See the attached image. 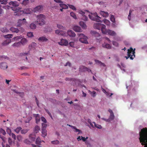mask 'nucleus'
<instances>
[{
	"label": "nucleus",
	"instance_id": "obj_1",
	"mask_svg": "<svg viewBox=\"0 0 147 147\" xmlns=\"http://www.w3.org/2000/svg\"><path fill=\"white\" fill-rule=\"evenodd\" d=\"M9 5H11L12 6L11 7L12 10L15 11L18 10H20L21 9V7H18L19 5V3L16 1H11L9 3Z\"/></svg>",
	"mask_w": 147,
	"mask_h": 147
},
{
	"label": "nucleus",
	"instance_id": "obj_2",
	"mask_svg": "<svg viewBox=\"0 0 147 147\" xmlns=\"http://www.w3.org/2000/svg\"><path fill=\"white\" fill-rule=\"evenodd\" d=\"M77 35L79 38V41L80 42L84 44H88L87 41L88 38L86 36L82 33H78Z\"/></svg>",
	"mask_w": 147,
	"mask_h": 147
},
{
	"label": "nucleus",
	"instance_id": "obj_3",
	"mask_svg": "<svg viewBox=\"0 0 147 147\" xmlns=\"http://www.w3.org/2000/svg\"><path fill=\"white\" fill-rule=\"evenodd\" d=\"M88 16L92 20L95 21L100 22H102V21L100 19H101V18L98 15L97 13L96 12L93 14L92 13L90 15H89Z\"/></svg>",
	"mask_w": 147,
	"mask_h": 147
},
{
	"label": "nucleus",
	"instance_id": "obj_4",
	"mask_svg": "<svg viewBox=\"0 0 147 147\" xmlns=\"http://www.w3.org/2000/svg\"><path fill=\"white\" fill-rule=\"evenodd\" d=\"M37 23L40 26L44 24L45 23V21L44 20L45 19V16L42 14H40L37 16Z\"/></svg>",
	"mask_w": 147,
	"mask_h": 147
},
{
	"label": "nucleus",
	"instance_id": "obj_5",
	"mask_svg": "<svg viewBox=\"0 0 147 147\" xmlns=\"http://www.w3.org/2000/svg\"><path fill=\"white\" fill-rule=\"evenodd\" d=\"M93 27L94 28L98 30L101 29L102 33L104 32V30L106 28L105 25L100 23H94L93 25Z\"/></svg>",
	"mask_w": 147,
	"mask_h": 147
},
{
	"label": "nucleus",
	"instance_id": "obj_6",
	"mask_svg": "<svg viewBox=\"0 0 147 147\" xmlns=\"http://www.w3.org/2000/svg\"><path fill=\"white\" fill-rule=\"evenodd\" d=\"M87 71L88 73L91 72V71L87 67L82 65L79 66V71L80 73L86 72Z\"/></svg>",
	"mask_w": 147,
	"mask_h": 147
},
{
	"label": "nucleus",
	"instance_id": "obj_7",
	"mask_svg": "<svg viewBox=\"0 0 147 147\" xmlns=\"http://www.w3.org/2000/svg\"><path fill=\"white\" fill-rule=\"evenodd\" d=\"M27 24V22L25 18H23L22 19H19L18 20V22L17 23V26L18 27H20L23 25H26Z\"/></svg>",
	"mask_w": 147,
	"mask_h": 147
},
{
	"label": "nucleus",
	"instance_id": "obj_8",
	"mask_svg": "<svg viewBox=\"0 0 147 147\" xmlns=\"http://www.w3.org/2000/svg\"><path fill=\"white\" fill-rule=\"evenodd\" d=\"M104 34H107L112 36H115L116 35V32L113 30L109 29H106L105 28V30H104V32H102Z\"/></svg>",
	"mask_w": 147,
	"mask_h": 147
},
{
	"label": "nucleus",
	"instance_id": "obj_9",
	"mask_svg": "<svg viewBox=\"0 0 147 147\" xmlns=\"http://www.w3.org/2000/svg\"><path fill=\"white\" fill-rule=\"evenodd\" d=\"M43 9V6L42 5H38L34 8L33 11L35 13L41 12Z\"/></svg>",
	"mask_w": 147,
	"mask_h": 147
},
{
	"label": "nucleus",
	"instance_id": "obj_10",
	"mask_svg": "<svg viewBox=\"0 0 147 147\" xmlns=\"http://www.w3.org/2000/svg\"><path fill=\"white\" fill-rule=\"evenodd\" d=\"M58 43L61 45L67 46L68 45V42L66 40L62 39L60 42H58Z\"/></svg>",
	"mask_w": 147,
	"mask_h": 147
},
{
	"label": "nucleus",
	"instance_id": "obj_11",
	"mask_svg": "<svg viewBox=\"0 0 147 147\" xmlns=\"http://www.w3.org/2000/svg\"><path fill=\"white\" fill-rule=\"evenodd\" d=\"M94 61L95 62L96 64L102 67H106V65L104 63L96 59Z\"/></svg>",
	"mask_w": 147,
	"mask_h": 147
},
{
	"label": "nucleus",
	"instance_id": "obj_12",
	"mask_svg": "<svg viewBox=\"0 0 147 147\" xmlns=\"http://www.w3.org/2000/svg\"><path fill=\"white\" fill-rule=\"evenodd\" d=\"M7 68V63L5 62L0 63V68L2 69L5 70Z\"/></svg>",
	"mask_w": 147,
	"mask_h": 147
},
{
	"label": "nucleus",
	"instance_id": "obj_13",
	"mask_svg": "<svg viewBox=\"0 0 147 147\" xmlns=\"http://www.w3.org/2000/svg\"><path fill=\"white\" fill-rule=\"evenodd\" d=\"M11 39H7L3 42L1 43V45L2 46H5L11 43Z\"/></svg>",
	"mask_w": 147,
	"mask_h": 147
},
{
	"label": "nucleus",
	"instance_id": "obj_14",
	"mask_svg": "<svg viewBox=\"0 0 147 147\" xmlns=\"http://www.w3.org/2000/svg\"><path fill=\"white\" fill-rule=\"evenodd\" d=\"M135 50V49H134V50H133V49L131 47H130L129 49H128L127 51V54H128V53H129L130 55H131L132 56V57L134 56L133 57H135V52L134 50Z\"/></svg>",
	"mask_w": 147,
	"mask_h": 147
},
{
	"label": "nucleus",
	"instance_id": "obj_15",
	"mask_svg": "<svg viewBox=\"0 0 147 147\" xmlns=\"http://www.w3.org/2000/svg\"><path fill=\"white\" fill-rule=\"evenodd\" d=\"M73 29L76 32H82V31L81 28L80 26H74Z\"/></svg>",
	"mask_w": 147,
	"mask_h": 147
},
{
	"label": "nucleus",
	"instance_id": "obj_16",
	"mask_svg": "<svg viewBox=\"0 0 147 147\" xmlns=\"http://www.w3.org/2000/svg\"><path fill=\"white\" fill-rule=\"evenodd\" d=\"M67 34L70 37H74L76 34L75 32L71 30H69L67 32Z\"/></svg>",
	"mask_w": 147,
	"mask_h": 147
},
{
	"label": "nucleus",
	"instance_id": "obj_17",
	"mask_svg": "<svg viewBox=\"0 0 147 147\" xmlns=\"http://www.w3.org/2000/svg\"><path fill=\"white\" fill-rule=\"evenodd\" d=\"M33 116L36 118V123H38L40 121L39 115L38 114H34Z\"/></svg>",
	"mask_w": 147,
	"mask_h": 147
},
{
	"label": "nucleus",
	"instance_id": "obj_18",
	"mask_svg": "<svg viewBox=\"0 0 147 147\" xmlns=\"http://www.w3.org/2000/svg\"><path fill=\"white\" fill-rule=\"evenodd\" d=\"M36 46V44L34 42H32L29 46V48L30 49H33V50L35 49Z\"/></svg>",
	"mask_w": 147,
	"mask_h": 147
},
{
	"label": "nucleus",
	"instance_id": "obj_19",
	"mask_svg": "<svg viewBox=\"0 0 147 147\" xmlns=\"http://www.w3.org/2000/svg\"><path fill=\"white\" fill-rule=\"evenodd\" d=\"M23 11V13L26 14H29L32 12L33 10L32 9H24Z\"/></svg>",
	"mask_w": 147,
	"mask_h": 147
},
{
	"label": "nucleus",
	"instance_id": "obj_20",
	"mask_svg": "<svg viewBox=\"0 0 147 147\" xmlns=\"http://www.w3.org/2000/svg\"><path fill=\"white\" fill-rule=\"evenodd\" d=\"M100 14L103 17L106 18L108 17L109 16V13L107 12H105L104 11H100Z\"/></svg>",
	"mask_w": 147,
	"mask_h": 147
},
{
	"label": "nucleus",
	"instance_id": "obj_21",
	"mask_svg": "<svg viewBox=\"0 0 147 147\" xmlns=\"http://www.w3.org/2000/svg\"><path fill=\"white\" fill-rule=\"evenodd\" d=\"M38 40L41 42H46L48 41V39L45 36H42L39 38Z\"/></svg>",
	"mask_w": 147,
	"mask_h": 147
},
{
	"label": "nucleus",
	"instance_id": "obj_22",
	"mask_svg": "<svg viewBox=\"0 0 147 147\" xmlns=\"http://www.w3.org/2000/svg\"><path fill=\"white\" fill-rule=\"evenodd\" d=\"M42 142H43L44 143V141L43 140H40V138L39 137H38L36 138V144L39 145H40V143Z\"/></svg>",
	"mask_w": 147,
	"mask_h": 147
},
{
	"label": "nucleus",
	"instance_id": "obj_23",
	"mask_svg": "<svg viewBox=\"0 0 147 147\" xmlns=\"http://www.w3.org/2000/svg\"><path fill=\"white\" fill-rule=\"evenodd\" d=\"M29 138L31 141H34L35 140V135L33 134H30Z\"/></svg>",
	"mask_w": 147,
	"mask_h": 147
},
{
	"label": "nucleus",
	"instance_id": "obj_24",
	"mask_svg": "<svg viewBox=\"0 0 147 147\" xmlns=\"http://www.w3.org/2000/svg\"><path fill=\"white\" fill-rule=\"evenodd\" d=\"M10 30L13 32L18 33L19 32V30H18V29L17 28L11 27L10 29Z\"/></svg>",
	"mask_w": 147,
	"mask_h": 147
},
{
	"label": "nucleus",
	"instance_id": "obj_25",
	"mask_svg": "<svg viewBox=\"0 0 147 147\" xmlns=\"http://www.w3.org/2000/svg\"><path fill=\"white\" fill-rule=\"evenodd\" d=\"M102 46L103 47L107 49H110L111 48V45L105 42L102 45Z\"/></svg>",
	"mask_w": 147,
	"mask_h": 147
},
{
	"label": "nucleus",
	"instance_id": "obj_26",
	"mask_svg": "<svg viewBox=\"0 0 147 147\" xmlns=\"http://www.w3.org/2000/svg\"><path fill=\"white\" fill-rule=\"evenodd\" d=\"M20 42H17L14 43L13 44L12 46L13 47H18L20 46H21Z\"/></svg>",
	"mask_w": 147,
	"mask_h": 147
},
{
	"label": "nucleus",
	"instance_id": "obj_27",
	"mask_svg": "<svg viewBox=\"0 0 147 147\" xmlns=\"http://www.w3.org/2000/svg\"><path fill=\"white\" fill-rule=\"evenodd\" d=\"M15 12V15L17 16H20L23 13V10H18Z\"/></svg>",
	"mask_w": 147,
	"mask_h": 147
},
{
	"label": "nucleus",
	"instance_id": "obj_28",
	"mask_svg": "<svg viewBox=\"0 0 147 147\" xmlns=\"http://www.w3.org/2000/svg\"><path fill=\"white\" fill-rule=\"evenodd\" d=\"M0 30L2 32L4 33H6L9 31V30L5 27L1 28Z\"/></svg>",
	"mask_w": 147,
	"mask_h": 147
},
{
	"label": "nucleus",
	"instance_id": "obj_29",
	"mask_svg": "<svg viewBox=\"0 0 147 147\" xmlns=\"http://www.w3.org/2000/svg\"><path fill=\"white\" fill-rule=\"evenodd\" d=\"M80 25L83 29H86L87 27L86 24L83 22L81 21L79 23Z\"/></svg>",
	"mask_w": 147,
	"mask_h": 147
},
{
	"label": "nucleus",
	"instance_id": "obj_30",
	"mask_svg": "<svg viewBox=\"0 0 147 147\" xmlns=\"http://www.w3.org/2000/svg\"><path fill=\"white\" fill-rule=\"evenodd\" d=\"M27 39L25 38H22L21 39V40L20 41V44L22 45H24L27 42Z\"/></svg>",
	"mask_w": 147,
	"mask_h": 147
},
{
	"label": "nucleus",
	"instance_id": "obj_31",
	"mask_svg": "<svg viewBox=\"0 0 147 147\" xmlns=\"http://www.w3.org/2000/svg\"><path fill=\"white\" fill-rule=\"evenodd\" d=\"M4 59H9V58L4 55L0 56V61H2Z\"/></svg>",
	"mask_w": 147,
	"mask_h": 147
},
{
	"label": "nucleus",
	"instance_id": "obj_32",
	"mask_svg": "<svg viewBox=\"0 0 147 147\" xmlns=\"http://www.w3.org/2000/svg\"><path fill=\"white\" fill-rule=\"evenodd\" d=\"M60 6L64 9H67L68 8V6L66 4L61 3L59 4Z\"/></svg>",
	"mask_w": 147,
	"mask_h": 147
},
{
	"label": "nucleus",
	"instance_id": "obj_33",
	"mask_svg": "<svg viewBox=\"0 0 147 147\" xmlns=\"http://www.w3.org/2000/svg\"><path fill=\"white\" fill-rule=\"evenodd\" d=\"M29 3V0H24L23 1L22 4L24 6L28 5Z\"/></svg>",
	"mask_w": 147,
	"mask_h": 147
},
{
	"label": "nucleus",
	"instance_id": "obj_34",
	"mask_svg": "<svg viewBox=\"0 0 147 147\" xmlns=\"http://www.w3.org/2000/svg\"><path fill=\"white\" fill-rule=\"evenodd\" d=\"M47 136V130L45 129H42V136L43 137Z\"/></svg>",
	"mask_w": 147,
	"mask_h": 147
},
{
	"label": "nucleus",
	"instance_id": "obj_35",
	"mask_svg": "<svg viewBox=\"0 0 147 147\" xmlns=\"http://www.w3.org/2000/svg\"><path fill=\"white\" fill-rule=\"evenodd\" d=\"M30 28L32 29H34L36 28V26L34 23H32L29 25Z\"/></svg>",
	"mask_w": 147,
	"mask_h": 147
},
{
	"label": "nucleus",
	"instance_id": "obj_36",
	"mask_svg": "<svg viewBox=\"0 0 147 147\" xmlns=\"http://www.w3.org/2000/svg\"><path fill=\"white\" fill-rule=\"evenodd\" d=\"M91 33L93 35L96 36H99V34L97 32L94 31H92L91 32Z\"/></svg>",
	"mask_w": 147,
	"mask_h": 147
},
{
	"label": "nucleus",
	"instance_id": "obj_37",
	"mask_svg": "<svg viewBox=\"0 0 147 147\" xmlns=\"http://www.w3.org/2000/svg\"><path fill=\"white\" fill-rule=\"evenodd\" d=\"M39 130V127L37 125L36 126V127H34V133L36 134L38 132V131Z\"/></svg>",
	"mask_w": 147,
	"mask_h": 147
},
{
	"label": "nucleus",
	"instance_id": "obj_38",
	"mask_svg": "<svg viewBox=\"0 0 147 147\" xmlns=\"http://www.w3.org/2000/svg\"><path fill=\"white\" fill-rule=\"evenodd\" d=\"M70 15L75 20H76L77 19V18L76 16V15L75 13L73 12H71L70 13Z\"/></svg>",
	"mask_w": 147,
	"mask_h": 147
},
{
	"label": "nucleus",
	"instance_id": "obj_39",
	"mask_svg": "<svg viewBox=\"0 0 147 147\" xmlns=\"http://www.w3.org/2000/svg\"><path fill=\"white\" fill-rule=\"evenodd\" d=\"M27 36L28 37L31 38L33 36V33L31 32H28L27 33Z\"/></svg>",
	"mask_w": 147,
	"mask_h": 147
},
{
	"label": "nucleus",
	"instance_id": "obj_40",
	"mask_svg": "<svg viewBox=\"0 0 147 147\" xmlns=\"http://www.w3.org/2000/svg\"><path fill=\"white\" fill-rule=\"evenodd\" d=\"M22 128L21 127H18L16 128V129H14V131L16 132V133L18 134L19 132L21 131Z\"/></svg>",
	"mask_w": 147,
	"mask_h": 147
},
{
	"label": "nucleus",
	"instance_id": "obj_41",
	"mask_svg": "<svg viewBox=\"0 0 147 147\" xmlns=\"http://www.w3.org/2000/svg\"><path fill=\"white\" fill-rule=\"evenodd\" d=\"M3 36L6 38L9 39L11 38L13 36V35L11 34H8L6 35Z\"/></svg>",
	"mask_w": 147,
	"mask_h": 147
},
{
	"label": "nucleus",
	"instance_id": "obj_42",
	"mask_svg": "<svg viewBox=\"0 0 147 147\" xmlns=\"http://www.w3.org/2000/svg\"><path fill=\"white\" fill-rule=\"evenodd\" d=\"M92 123L94 124V127H97L98 129H100L102 128V127L101 126V125L96 124L94 122H92Z\"/></svg>",
	"mask_w": 147,
	"mask_h": 147
},
{
	"label": "nucleus",
	"instance_id": "obj_43",
	"mask_svg": "<svg viewBox=\"0 0 147 147\" xmlns=\"http://www.w3.org/2000/svg\"><path fill=\"white\" fill-rule=\"evenodd\" d=\"M103 21L104 23L107 25H110V22L109 20L106 19H105Z\"/></svg>",
	"mask_w": 147,
	"mask_h": 147
},
{
	"label": "nucleus",
	"instance_id": "obj_44",
	"mask_svg": "<svg viewBox=\"0 0 147 147\" xmlns=\"http://www.w3.org/2000/svg\"><path fill=\"white\" fill-rule=\"evenodd\" d=\"M89 93L91 94L92 96L93 97H94L96 96V92L94 91H93L92 92H91L90 90H89Z\"/></svg>",
	"mask_w": 147,
	"mask_h": 147
},
{
	"label": "nucleus",
	"instance_id": "obj_45",
	"mask_svg": "<svg viewBox=\"0 0 147 147\" xmlns=\"http://www.w3.org/2000/svg\"><path fill=\"white\" fill-rule=\"evenodd\" d=\"M22 38V37L21 36H18L14 37L12 39L16 40V41H18L19 39H20Z\"/></svg>",
	"mask_w": 147,
	"mask_h": 147
},
{
	"label": "nucleus",
	"instance_id": "obj_46",
	"mask_svg": "<svg viewBox=\"0 0 147 147\" xmlns=\"http://www.w3.org/2000/svg\"><path fill=\"white\" fill-rule=\"evenodd\" d=\"M24 143L26 144H31V142L28 140V139H26L24 140Z\"/></svg>",
	"mask_w": 147,
	"mask_h": 147
},
{
	"label": "nucleus",
	"instance_id": "obj_47",
	"mask_svg": "<svg viewBox=\"0 0 147 147\" xmlns=\"http://www.w3.org/2000/svg\"><path fill=\"white\" fill-rule=\"evenodd\" d=\"M52 144H53L57 145L59 144V141L58 140L53 141L51 142Z\"/></svg>",
	"mask_w": 147,
	"mask_h": 147
},
{
	"label": "nucleus",
	"instance_id": "obj_48",
	"mask_svg": "<svg viewBox=\"0 0 147 147\" xmlns=\"http://www.w3.org/2000/svg\"><path fill=\"white\" fill-rule=\"evenodd\" d=\"M125 57L126 58V59H127L129 58L131 60H133L134 57H132V56L131 55H130L129 53H128V54H127V57Z\"/></svg>",
	"mask_w": 147,
	"mask_h": 147
},
{
	"label": "nucleus",
	"instance_id": "obj_49",
	"mask_svg": "<svg viewBox=\"0 0 147 147\" xmlns=\"http://www.w3.org/2000/svg\"><path fill=\"white\" fill-rule=\"evenodd\" d=\"M7 0H0V3L1 4L5 5L7 3Z\"/></svg>",
	"mask_w": 147,
	"mask_h": 147
},
{
	"label": "nucleus",
	"instance_id": "obj_50",
	"mask_svg": "<svg viewBox=\"0 0 147 147\" xmlns=\"http://www.w3.org/2000/svg\"><path fill=\"white\" fill-rule=\"evenodd\" d=\"M28 131V129H22L21 130V134H24L27 133Z\"/></svg>",
	"mask_w": 147,
	"mask_h": 147
},
{
	"label": "nucleus",
	"instance_id": "obj_51",
	"mask_svg": "<svg viewBox=\"0 0 147 147\" xmlns=\"http://www.w3.org/2000/svg\"><path fill=\"white\" fill-rule=\"evenodd\" d=\"M57 27L59 29H62L63 30L65 29V27L60 24H57Z\"/></svg>",
	"mask_w": 147,
	"mask_h": 147
},
{
	"label": "nucleus",
	"instance_id": "obj_52",
	"mask_svg": "<svg viewBox=\"0 0 147 147\" xmlns=\"http://www.w3.org/2000/svg\"><path fill=\"white\" fill-rule=\"evenodd\" d=\"M0 133L2 134L3 135H5L6 134L5 131L1 128H0Z\"/></svg>",
	"mask_w": 147,
	"mask_h": 147
},
{
	"label": "nucleus",
	"instance_id": "obj_53",
	"mask_svg": "<svg viewBox=\"0 0 147 147\" xmlns=\"http://www.w3.org/2000/svg\"><path fill=\"white\" fill-rule=\"evenodd\" d=\"M111 20L113 23L115 22V19L114 16L113 15H111L110 18Z\"/></svg>",
	"mask_w": 147,
	"mask_h": 147
},
{
	"label": "nucleus",
	"instance_id": "obj_54",
	"mask_svg": "<svg viewBox=\"0 0 147 147\" xmlns=\"http://www.w3.org/2000/svg\"><path fill=\"white\" fill-rule=\"evenodd\" d=\"M69 7L74 10H76V8L73 5H68Z\"/></svg>",
	"mask_w": 147,
	"mask_h": 147
},
{
	"label": "nucleus",
	"instance_id": "obj_55",
	"mask_svg": "<svg viewBox=\"0 0 147 147\" xmlns=\"http://www.w3.org/2000/svg\"><path fill=\"white\" fill-rule=\"evenodd\" d=\"M17 139L18 141L20 142L22 140V137L21 135H18L17 136Z\"/></svg>",
	"mask_w": 147,
	"mask_h": 147
},
{
	"label": "nucleus",
	"instance_id": "obj_56",
	"mask_svg": "<svg viewBox=\"0 0 147 147\" xmlns=\"http://www.w3.org/2000/svg\"><path fill=\"white\" fill-rule=\"evenodd\" d=\"M73 129H74V131L76 133H77L78 132V134H79L80 133H81V131L76 128H72Z\"/></svg>",
	"mask_w": 147,
	"mask_h": 147
},
{
	"label": "nucleus",
	"instance_id": "obj_57",
	"mask_svg": "<svg viewBox=\"0 0 147 147\" xmlns=\"http://www.w3.org/2000/svg\"><path fill=\"white\" fill-rule=\"evenodd\" d=\"M60 35L65 36L66 35V32H64V31L61 30Z\"/></svg>",
	"mask_w": 147,
	"mask_h": 147
},
{
	"label": "nucleus",
	"instance_id": "obj_58",
	"mask_svg": "<svg viewBox=\"0 0 147 147\" xmlns=\"http://www.w3.org/2000/svg\"><path fill=\"white\" fill-rule=\"evenodd\" d=\"M132 11H133L131 10H129V15H128V19L129 20H131V13Z\"/></svg>",
	"mask_w": 147,
	"mask_h": 147
},
{
	"label": "nucleus",
	"instance_id": "obj_59",
	"mask_svg": "<svg viewBox=\"0 0 147 147\" xmlns=\"http://www.w3.org/2000/svg\"><path fill=\"white\" fill-rule=\"evenodd\" d=\"M88 19V17L86 16V15L83 16L82 18V20L84 21H87Z\"/></svg>",
	"mask_w": 147,
	"mask_h": 147
},
{
	"label": "nucleus",
	"instance_id": "obj_60",
	"mask_svg": "<svg viewBox=\"0 0 147 147\" xmlns=\"http://www.w3.org/2000/svg\"><path fill=\"white\" fill-rule=\"evenodd\" d=\"M19 32H24L25 31V30L24 28L22 27H20L19 29Z\"/></svg>",
	"mask_w": 147,
	"mask_h": 147
},
{
	"label": "nucleus",
	"instance_id": "obj_61",
	"mask_svg": "<svg viewBox=\"0 0 147 147\" xmlns=\"http://www.w3.org/2000/svg\"><path fill=\"white\" fill-rule=\"evenodd\" d=\"M114 118V116L113 114H110V117H109V119L110 120H112Z\"/></svg>",
	"mask_w": 147,
	"mask_h": 147
},
{
	"label": "nucleus",
	"instance_id": "obj_62",
	"mask_svg": "<svg viewBox=\"0 0 147 147\" xmlns=\"http://www.w3.org/2000/svg\"><path fill=\"white\" fill-rule=\"evenodd\" d=\"M65 80L66 81H74V79L73 78H65Z\"/></svg>",
	"mask_w": 147,
	"mask_h": 147
},
{
	"label": "nucleus",
	"instance_id": "obj_63",
	"mask_svg": "<svg viewBox=\"0 0 147 147\" xmlns=\"http://www.w3.org/2000/svg\"><path fill=\"white\" fill-rule=\"evenodd\" d=\"M10 136H11V137H12V138L14 140H16V136H15L14 134H13V133H11V134H10Z\"/></svg>",
	"mask_w": 147,
	"mask_h": 147
},
{
	"label": "nucleus",
	"instance_id": "obj_64",
	"mask_svg": "<svg viewBox=\"0 0 147 147\" xmlns=\"http://www.w3.org/2000/svg\"><path fill=\"white\" fill-rule=\"evenodd\" d=\"M112 43L113 45L117 47L118 46V44L117 42L115 41H113L112 42Z\"/></svg>",
	"mask_w": 147,
	"mask_h": 147
}]
</instances>
